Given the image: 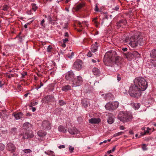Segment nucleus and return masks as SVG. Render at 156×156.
<instances>
[{"label":"nucleus","mask_w":156,"mask_h":156,"mask_svg":"<svg viewBox=\"0 0 156 156\" xmlns=\"http://www.w3.org/2000/svg\"><path fill=\"white\" fill-rule=\"evenodd\" d=\"M134 82V84L130 87L129 93L131 97L138 98L141 96V92L147 89V83L144 78L140 77L136 78Z\"/></svg>","instance_id":"1"},{"label":"nucleus","mask_w":156,"mask_h":156,"mask_svg":"<svg viewBox=\"0 0 156 156\" xmlns=\"http://www.w3.org/2000/svg\"><path fill=\"white\" fill-rule=\"evenodd\" d=\"M125 41L133 48L136 47L138 44L140 45L143 44V40L141 36H140L139 33L136 32L132 33L131 34L125 38Z\"/></svg>","instance_id":"2"},{"label":"nucleus","mask_w":156,"mask_h":156,"mask_svg":"<svg viewBox=\"0 0 156 156\" xmlns=\"http://www.w3.org/2000/svg\"><path fill=\"white\" fill-rule=\"evenodd\" d=\"M117 57H120L118 55L115 51H109L106 52L104 55L103 59L104 63L105 65H109L111 64L110 62L114 61Z\"/></svg>","instance_id":"3"},{"label":"nucleus","mask_w":156,"mask_h":156,"mask_svg":"<svg viewBox=\"0 0 156 156\" xmlns=\"http://www.w3.org/2000/svg\"><path fill=\"white\" fill-rule=\"evenodd\" d=\"M117 118L119 120L123 122H127L131 120L132 116L128 112L122 111L119 113Z\"/></svg>","instance_id":"4"},{"label":"nucleus","mask_w":156,"mask_h":156,"mask_svg":"<svg viewBox=\"0 0 156 156\" xmlns=\"http://www.w3.org/2000/svg\"><path fill=\"white\" fill-rule=\"evenodd\" d=\"M121 63L120 57H117L115 60L110 62V63H111L110 65L106 66H111V69L113 71H116L120 68Z\"/></svg>","instance_id":"5"},{"label":"nucleus","mask_w":156,"mask_h":156,"mask_svg":"<svg viewBox=\"0 0 156 156\" xmlns=\"http://www.w3.org/2000/svg\"><path fill=\"white\" fill-rule=\"evenodd\" d=\"M119 105L117 101L109 102L107 103L105 107L107 110L112 112L117 108Z\"/></svg>","instance_id":"6"},{"label":"nucleus","mask_w":156,"mask_h":156,"mask_svg":"<svg viewBox=\"0 0 156 156\" xmlns=\"http://www.w3.org/2000/svg\"><path fill=\"white\" fill-rule=\"evenodd\" d=\"M83 81L81 76H78L77 78H75L73 80L72 86L73 87L79 86L82 84Z\"/></svg>","instance_id":"7"},{"label":"nucleus","mask_w":156,"mask_h":156,"mask_svg":"<svg viewBox=\"0 0 156 156\" xmlns=\"http://www.w3.org/2000/svg\"><path fill=\"white\" fill-rule=\"evenodd\" d=\"M6 148L8 151L11 153H14L16 149V147L15 146L11 143H9L7 144ZM17 155V154H16V153H13L12 155L16 156Z\"/></svg>","instance_id":"8"},{"label":"nucleus","mask_w":156,"mask_h":156,"mask_svg":"<svg viewBox=\"0 0 156 156\" xmlns=\"http://www.w3.org/2000/svg\"><path fill=\"white\" fill-rule=\"evenodd\" d=\"M41 127L42 129L49 130L51 128V123L48 121L45 120L42 122Z\"/></svg>","instance_id":"9"},{"label":"nucleus","mask_w":156,"mask_h":156,"mask_svg":"<svg viewBox=\"0 0 156 156\" xmlns=\"http://www.w3.org/2000/svg\"><path fill=\"white\" fill-rule=\"evenodd\" d=\"M82 64V61L80 59H77L74 62L73 67L74 69L79 70L81 68Z\"/></svg>","instance_id":"10"},{"label":"nucleus","mask_w":156,"mask_h":156,"mask_svg":"<svg viewBox=\"0 0 156 156\" xmlns=\"http://www.w3.org/2000/svg\"><path fill=\"white\" fill-rule=\"evenodd\" d=\"M74 77V74L72 71L68 72L65 76V79L68 80H71L73 81Z\"/></svg>","instance_id":"11"},{"label":"nucleus","mask_w":156,"mask_h":156,"mask_svg":"<svg viewBox=\"0 0 156 156\" xmlns=\"http://www.w3.org/2000/svg\"><path fill=\"white\" fill-rule=\"evenodd\" d=\"M99 44L97 42H96L94 44H93L91 48V50L92 52H95L97 51L98 49Z\"/></svg>","instance_id":"12"},{"label":"nucleus","mask_w":156,"mask_h":156,"mask_svg":"<svg viewBox=\"0 0 156 156\" xmlns=\"http://www.w3.org/2000/svg\"><path fill=\"white\" fill-rule=\"evenodd\" d=\"M101 121L100 118H93L90 119L89 120V122L91 124H98Z\"/></svg>","instance_id":"13"},{"label":"nucleus","mask_w":156,"mask_h":156,"mask_svg":"<svg viewBox=\"0 0 156 156\" xmlns=\"http://www.w3.org/2000/svg\"><path fill=\"white\" fill-rule=\"evenodd\" d=\"M34 135L30 133H29L28 131H27L25 134L23 136L22 138L23 139H27L28 138H31L33 137Z\"/></svg>","instance_id":"14"},{"label":"nucleus","mask_w":156,"mask_h":156,"mask_svg":"<svg viewBox=\"0 0 156 156\" xmlns=\"http://www.w3.org/2000/svg\"><path fill=\"white\" fill-rule=\"evenodd\" d=\"M69 133L71 134H75L77 132V130L74 127H71L68 129Z\"/></svg>","instance_id":"15"},{"label":"nucleus","mask_w":156,"mask_h":156,"mask_svg":"<svg viewBox=\"0 0 156 156\" xmlns=\"http://www.w3.org/2000/svg\"><path fill=\"white\" fill-rule=\"evenodd\" d=\"M124 54L126 58L129 60H131L132 58H133L132 53L128 52L127 53H124Z\"/></svg>","instance_id":"16"},{"label":"nucleus","mask_w":156,"mask_h":156,"mask_svg":"<svg viewBox=\"0 0 156 156\" xmlns=\"http://www.w3.org/2000/svg\"><path fill=\"white\" fill-rule=\"evenodd\" d=\"M12 115L14 116L16 119H19L22 117L23 114L22 112H20L16 114H13Z\"/></svg>","instance_id":"17"},{"label":"nucleus","mask_w":156,"mask_h":156,"mask_svg":"<svg viewBox=\"0 0 156 156\" xmlns=\"http://www.w3.org/2000/svg\"><path fill=\"white\" fill-rule=\"evenodd\" d=\"M81 104L82 106L85 108H86L89 103L86 99H83L82 100Z\"/></svg>","instance_id":"18"},{"label":"nucleus","mask_w":156,"mask_h":156,"mask_svg":"<svg viewBox=\"0 0 156 156\" xmlns=\"http://www.w3.org/2000/svg\"><path fill=\"white\" fill-rule=\"evenodd\" d=\"M71 89V87L68 85L64 86L62 87V90L64 91L67 92Z\"/></svg>","instance_id":"19"},{"label":"nucleus","mask_w":156,"mask_h":156,"mask_svg":"<svg viewBox=\"0 0 156 156\" xmlns=\"http://www.w3.org/2000/svg\"><path fill=\"white\" fill-rule=\"evenodd\" d=\"M131 105L135 109H138L140 106V104L138 103H131Z\"/></svg>","instance_id":"20"},{"label":"nucleus","mask_w":156,"mask_h":156,"mask_svg":"<svg viewBox=\"0 0 156 156\" xmlns=\"http://www.w3.org/2000/svg\"><path fill=\"white\" fill-rule=\"evenodd\" d=\"M37 134L39 136L41 137L45 136L46 134V133L45 132L40 130L37 132Z\"/></svg>","instance_id":"21"},{"label":"nucleus","mask_w":156,"mask_h":156,"mask_svg":"<svg viewBox=\"0 0 156 156\" xmlns=\"http://www.w3.org/2000/svg\"><path fill=\"white\" fill-rule=\"evenodd\" d=\"M92 72L94 75L98 76L100 73V71L98 69L96 68H94L92 70Z\"/></svg>","instance_id":"22"},{"label":"nucleus","mask_w":156,"mask_h":156,"mask_svg":"<svg viewBox=\"0 0 156 156\" xmlns=\"http://www.w3.org/2000/svg\"><path fill=\"white\" fill-rule=\"evenodd\" d=\"M126 21L124 20H121L118 21L117 23V26H120V25H119V23L123 24V25H126Z\"/></svg>","instance_id":"23"},{"label":"nucleus","mask_w":156,"mask_h":156,"mask_svg":"<svg viewBox=\"0 0 156 156\" xmlns=\"http://www.w3.org/2000/svg\"><path fill=\"white\" fill-rule=\"evenodd\" d=\"M114 120L113 116H109L108 119V122L109 124H112L114 122Z\"/></svg>","instance_id":"24"},{"label":"nucleus","mask_w":156,"mask_h":156,"mask_svg":"<svg viewBox=\"0 0 156 156\" xmlns=\"http://www.w3.org/2000/svg\"><path fill=\"white\" fill-rule=\"evenodd\" d=\"M58 129L59 131L62 132L63 133L66 132V130L65 129L64 127L62 126H59L58 127Z\"/></svg>","instance_id":"25"},{"label":"nucleus","mask_w":156,"mask_h":156,"mask_svg":"<svg viewBox=\"0 0 156 156\" xmlns=\"http://www.w3.org/2000/svg\"><path fill=\"white\" fill-rule=\"evenodd\" d=\"M45 153L50 156H55L54 153L51 151H48L45 152Z\"/></svg>","instance_id":"26"},{"label":"nucleus","mask_w":156,"mask_h":156,"mask_svg":"<svg viewBox=\"0 0 156 156\" xmlns=\"http://www.w3.org/2000/svg\"><path fill=\"white\" fill-rule=\"evenodd\" d=\"M31 6L32 7V9L35 12L36 11L37 9H38V7L37 6L36 4L35 3H31Z\"/></svg>","instance_id":"27"},{"label":"nucleus","mask_w":156,"mask_h":156,"mask_svg":"<svg viewBox=\"0 0 156 156\" xmlns=\"http://www.w3.org/2000/svg\"><path fill=\"white\" fill-rule=\"evenodd\" d=\"M112 94L111 93H107L105 94L104 98L106 100H110Z\"/></svg>","instance_id":"28"},{"label":"nucleus","mask_w":156,"mask_h":156,"mask_svg":"<svg viewBox=\"0 0 156 156\" xmlns=\"http://www.w3.org/2000/svg\"><path fill=\"white\" fill-rule=\"evenodd\" d=\"M132 53L133 54V58L136 57L139 58L140 57V54L136 51H134Z\"/></svg>","instance_id":"29"},{"label":"nucleus","mask_w":156,"mask_h":156,"mask_svg":"<svg viewBox=\"0 0 156 156\" xmlns=\"http://www.w3.org/2000/svg\"><path fill=\"white\" fill-rule=\"evenodd\" d=\"M151 130V129H150L149 128L147 127V130L146 131H145V130L144 132L143 133H141V135L139 136L138 137V138H140L141 136L144 135H145L146 133H149V130Z\"/></svg>","instance_id":"30"},{"label":"nucleus","mask_w":156,"mask_h":156,"mask_svg":"<svg viewBox=\"0 0 156 156\" xmlns=\"http://www.w3.org/2000/svg\"><path fill=\"white\" fill-rule=\"evenodd\" d=\"M124 133V132H120L118 133H116L114 134L113 136V137H116L117 136L121 135Z\"/></svg>","instance_id":"31"},{"label":"nucleus","mask_w":156,"mask_h":156,"mask_svg":"<svg viewBox=\"0 0 156 156\" xmlns=\"http://www.w3.org/2000/svg\"><path fill=\"white\" fill-rule=\"evenodd\" d=\"M152 65L155 67H156V59H152L151 60Z\"/></svg>","instance_id":"32"},{"label":"nucleus","mask_w":156,"mask_h":156,"mask_svg":"<svg viewBox=\"0 0 156 156\" xmlns=\"http://www.w3.org/2000/svg\"><path fill=\"white\" fill-rule=\"evenodd\" d=\"M53 48L52 46L49 45L47 48V51L48 52H51L52 51Z\"/></svg>","instance_id":"33"},{"label":"nucleus","mask_w":156,"mask_h":156,"mask_svg":"<svg viewBox=\"0 0 156 156\" xmlns=\"http://www.w3.org/2000/svg\"><path fill=\"white\" fill-rule=\"evenodd\" d=\"M58 103L59 105L61 106H63L66 104V103L63 100H59L58 101Z\"/></svg>","instance_id":"34"},{"label":"nucleus","mask_w":156,"mask_h":156,"mask_svg":"<svg viewBox=\"0 0 156 156\" xmlns=\"http://www.w3.org/2000/svg\"><path fill=\"white\" fill-rule=\"evenodd\" d=\"M23 152L25 153L28 154L31 152L32 151L30 149H27L23 150Z\"/></svg>","instance_id":"35"},{"label":"nucleus","mask_w":156,"mask_h":156,"mask_svg":"<svg viewBox=\"0 0 156 156\" xmlns=\"http://www.w3.org/2000/svg\"><path fill=\"white\" fill-rule=\"evenodd\" d=\"M17 129L16 128H12L11 129L10 132L14 134L16 132Z\"/></svg>","instance_id":"36"},{"label":"nucleus","mask_w":156,"mask_h":156,"mask_svg":"<svg viewBox=\"0 0 156 156\" xmlns=\"http://www.w3.org/2000/svg\"><path fill=\"white\" fill-rule=\"evenodd\" d=\"M38 103V102H31L30 104L29 105V106L30 107H33V106L37 105Z\"/></svg>","instance_id":"37"},{"label":"nucleus","mask_w":156,"mask_h":156,"mask_svg":"<svg viewBox=\"0 0 156 156\" xmlns=\"http://www.w3.org/2000/svg\"><path fill=\"white\" fill-rule=\"evenodd\" d=\"M2 8V10L4 11H7L9 8V7L7 5H5L3 6Z\"/></svg>","instance_id":"38"},{"label":"nucleus","mask_w":156,"mask_h":156,"mask_svg":"<svg viewBox=\"0 0 156 156\" xmlns=\"http://www.w3.org/2000/svg\"><path fill=\"white\" fill-rule=\"evenodd\" d=\"M83 7V5L81 4L78 5L76 8V11H78L80 9Z\"/></svg>","instance_id":"39"},{"label":"nucleus","mask_w":156,"mask_h":156,"mask_svg":"<svg viewBox=\"0 0 156 156\" xmlns=\"http://www.w3.org/2000/svg\"><path fill=\"white\" fill-rule=\"evenodd\" d=\"M45 21L44 19L42 20L40 24L43 28H45V24H44Z\"/></svg>","instance_id":"40"},{"label":"nucleus","mask_w":156,"mask_h":156,"mask_svg":"<svg viewBox=\"0 0 156 156\" xmlns=\"http://www.w3.org/2000/svg\"><path fill=\"white\" fill-rule=\"evenodd\" d=\"M5 147V145L3 144L0 143V151H2L4 150Z\"/></svg>","instance_id":"41"},{"label":"nucleus","mask_w":156,"mask_h":156,"mask_svg":"<svg viewBox=\"0 0 156 156\" xmlns=\"http://www.w3.org/2000/svg\"><path fill=\"white\" fill-rule=\"evenodd\" d=\"M108 19V17L107 15H106L105 16V18H104L102 19V22L101 23V25H102L104 23V21H105V20H107Z\"/></svg>","instance_id":"42"},{"label":"nucleus","mask_w":156,"mask_h":156,"mask_svg":"<svg viewBox=\"0 0 156 156\" xmlns=\"http://www.w3.org/2000/svg\"><path fill=\"white\" fill-rule=\"evenodd\" d=\"M97 18L95 17L94 18H93V22L96 24V25H97L98 24V22L97 21Z\"/></svg>","instance_id":"43"},{"label":"nucleus","mask_w":156,"mask_h":156,"mask_svg":"<svg viewBox=\"0 0 156 156\" xmlns=\"http://www.w3.org/2000/svg\"><path fill=\"white\" fill-rule=\"evenodd\" d=\"M19 37V39H18L19 40V41L20 42H22L23 41V37L21 36H20L19 35H18L16 37Z\"/></svg>","instance_id":"44"},{"label":"nucleus","mask_w":156,"mask_h":156,"mask_svg":"<svg viewBox=\"0 0 156 156\" xmlns=\"http://www.w3.org/2000/svg\"><path fill=\"white\" fill-rule=\"evenodd\" d=\"M78 121L80 123H81L82 122L83 119L81 117H79L77 119Z\"/></svg>","instance_id":"45"},{"label":"nucleus","mask_w":156,"mask_h":156,"mask_svg":"<svg viewBox=\"0 0 156 156\" xmlns=\"http://www.w3.org/2000/svg\"><path fill=\"white\" fill-rule=\"evenodd\" d=\"M74 150V148L72 147L71 146H70L69 147V150L70 151V153H72L73 152V151Z\"/></svg>","instance_id":"46"},{"label":"nucleus","mask_w":156,"mask_h":156,"mask_svg":"<svg viewBox=\"0 0 156 156\" xmlns=\"http://www.w3.org/2000/svg\"><path fill=\"white\" fill-rule=\"evenodd\" d=\"M92 55V54L90 51H89L87 54V56L89 57H91Z\"/></svg>","instance_id":"47"},{"label":"nucleus","mask_w":156,"mask_h":156,"mask_svg":"<svg viewBox=\"0 0 156 156\" xmlns=\"http://www.w3.org/2000/svg\"><path fill=\"white\" fill-rule=\"evenodd\" d=\"M4 84V82L2 81H0V87H2Z\"/></svg>","instance_id":"48"},{"label":"nucleus","mask_w":156,"mask_h":156,"mask_svg":"<svg viewBox=\"0 0 156 156\" xmlns=\"http://www.w3.org/2000/svg\"><path fill=\"white\" fill-rule=\"evenodd\" d=\"M145 144H143V146L142 147V148L143 150L144 151L146 150H147V148L145 146Z\"/></svg>","instance_id":"49"},{"label":"nucleus","mask_w":156,"mask_h":156,"mask_svg":"<svg viewBox=\"0 0 156 156\" xmlns=\"http://www.w3.org/2000/svg\"><path fill=\"white\" fill-rule=\"evenodd\" d=\"M22 75V77L24 78L26 75H27V73L25 72L24 73H21Z\"/></svg>","instance_id":"50"},{"label":"nucleus","mask_w":156,"mask_h":156,"mask_svg":"<svg viewBox=\"0 0 156 156\" xmlns=\"http://www.w3.org/2000/svg\"><path fill=\"white\" fill-rule=\"evenodd\" d=\"M74 55V53L73 52H72L71 53V55H69L68 56V57L69 58H72L73 56Z\"/></svg>","instance_id":"51"},{"label":"nucleus","mask_w":156,"mask_h":156,"mask_svg":"<svg viewBox=\"0 0 156 156\" xmlns=\"http://www.w3.org/2000/svg\"><path fill=\"white\" fill-rule=\"evenodd\" d=\"M63 43H65L68 41V39L67 38H65L63 40Z\"/></svg>","instance_id":"52"},{"label":"nucleus","mask_w":156,"mask_h":156,"mask_svg":"<svg viewBox=\"0 0 156 156\" xmlns=\"http://www.w3.org/2000/svg\"><path fill=\"white\" fill-rule=\"evenodd\" d=\"M48 19L50 22H51L52 21L51 17L50 16H48Z\"/></svg>","instance_id":"53"},{"label":"nucleus","mask_w":156,"mask_h":156,"mask_svg":"<svg viewBox=\"0 0 156 156\" xmlns=\"http://www.w3.org/2000/svg\"><path fill=\"white\" fill-rule=\"evenodd\" d=\"M8 77L9 78H10L12 77H13V74H11L7 75Z\"/></svg>","instance_id":"54"},{"label":"nucleus","mask_w":156,"mask_h":156,"mask_svg":"<svg viewBox=\"0 0 156 156\" xmlns=\"http://www.w3.org/2000/svg\"><path fill=\"white\" fill-rule=\"evenodd\" d=\"M65 146L64 145H61L58 146V148L59 149H61L62 148H65Z\"/></svg>","instance_id":"55"},{"label":"nucleus","mask_w":156,"mask_h":156,"mask_svg":"<svg viewBox=\"0 0 156 156\" xmlns=\"http://www.w3.org/2000/svg\"><path fill=\"white\" fill-rule=\"evenodd\" d=\"M113 9L117 11L119 9V7L118 6H117L115 7L114 8H113Z\"/></svg>","instance_id":"56"},{"label":"nucleus","mask_w":156,"mask_h":156,"mask_svg":"<svg viewBox=\"0 0 156 156\" xmlns=\"http://www.w3.org/2000/svg\"><path fill=\"white\" fill-rule=\"evenodd\" d=\"M95 11L97 12L98 11V6L97 5H96L95 6Z\"/></svg>","instance_id":"57"},{"label":"nucleus","mask_w":156,"mask_h":156,"mask_svg":"<svg viewBox=\"0 0 156 156\" xmlns=\"http://www.w3.org/2000/svg\"><path fill=\"white\" fill-rule=\"evenodd\" d=\"M122 50L123 51H126L127 50V48H122Z\"/></svg>","instance_id":"58"},{"label":"nucleus","mask_w":156,"mask_h":156,"mask_svg":"<svg viewBox=\"0 0 156 156\" xmlns=\"http://www.w3.org/2000/svg\"><path fill=\"white\" fill-rule=\"evenodd\" d=\"M119 128L121 130H124V129H125L124 127L123 126H120Z\"/></svg>","instance_id":"59"},{"label":"nucleus","mask_w":156,"mask_h":156,"mask_svg":"<svg viewBox=\"0 0 156 156\" xmlns=\"http://www.w3.org/2000/svg\"><path fill=\"white\" fill-rule=\"evenodd\" d=\"M32 108V111H33V112H34L36 110V108L35 107H31Z\"/></svg>","instance_id":"60"},{"label":"nucleus","mask_w":156,"mask_h":156,"mask_svg":"<svg viewBox=\"0 0 156 156\" xmlns=\"http://www.w3.org/2000/svg\"><path fill=\"white\" fill-rule=\"evenodd\" d=\"M64 35L65 37H68L69 36V34H68V32H65V33Z\"/></svg>","instance_id":"61"},{"label":"nucleus","mask_w":156,"mask_h":156,"mask_svg":"<svg viewBox=\"0 0 156 156\" xmlns=\"http://www.w3.org/2000/svg\"><path fill=\"white\" fill-rule=\"evenodd\" d=\"M116 147V146H115L114 147H113V148H112V152L114 151L115 150Z\"/></svg>","instance_id":"62"},{"label":"nucleus","mask_w":156,"mask_h":156,"mask_svg":"<svg viewBox=\"0 0 156 156\" xmlns=\"http://www.w3.org/2000/svg\"><path fill=\"white\" fill-rule=\"evenodd\" d=\"M26 115L27 116H30L31 115L29 113H27L26 114Z\"/></svg>","instance_id":"63"},{"label":"nucleus","mask_w":156,"mask_h":156,"mask_svg":"<svg viewBox=\"0 0 156 156\" xmlns=\"http://www.w3.org/2000/svg\"><path fill=\"white\" fill-rule=\"evenodd\" d=\"M29 24V23H27V24H25V25H24V27L26 28H27V25Z\"/></svg>","instance_id":"64"}]
</instances>
